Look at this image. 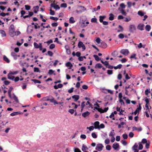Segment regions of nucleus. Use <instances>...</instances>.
Masks as SVG:
<instances>
[{"instance_id":"obj_1","label":"nucleus","mask_w":152,"mask_h":152,"mask_svg":"<svg viewBox=\"0 0 152 152\" xmlns=\"http://www.w3.org/2000/svg\"><path fill=\"white\" fill-rule=\"evenodd\" d=\"M136 28L134 25H131L129 26V31L132 33H134L136 31Z\"/></svg>"},{"instance_id":"obj_2","label":"nucleus","mask_w":152,"mask_h":152,"mask_svg":"<svg viewBox=\"0 0 152 152\" xmlns=\"http://www.w3.org/2000/svg\"><path fill=\"white\" fill-rule=\"evenodd\" d=\"M34 45L36 48H39L40 50H42V45L41 43H39L38 45L37 43L34 42Z\"/></svg>"},{"instance_id":"obj_3","label":"nucleus","mask_w":152,"mask_h":152,"mask_svg":"<svg viewBox=\"0 0 152 152\" xmlns=\"http://www.w3.org/2000/svg\"><path fill=\"white\" fill-rule=\"evenodd\" d=\"M104 146L102 144H98L97 145L96 147V150H97L98 151H101L103 149V148Z\"/></svg>"},{"instance_id":"obj_4","label":"nucleus","mask_w":152,"mask_h":152,"mask_svg":"<svg viewBox=\"0 0 152 152\" xmlns=\"http://www.w3.org/2000/svg\"><path fill=\"white\" fill-rule=\"evenodd\" d=\"M120 52L121 53L125 56H127L129 53V52L128 50L126 49H123L121 50H120Z\"/></svg>"},{"instance_id":"obj_5","label":"nucleus","mask_w":152,"mask_h":152,"mask_svg":"<svg viewBox=\"0 0 152 152\" xmlns=\"http://www.w3.org/2000/svg\"><path fill=\"white\" fill-rule=\"evenodd\" d=\"M78 46L79 48H82L83 50H84L86 49V47L82 42L79 41L78 42Z\"/></svg>"},{"instance_id":"obj_6","label":"nucleus","mask_w":152,"mask_h":152,"mask_svg":"<svg viewBox=\"0 0 152 152\" xmlns=\"http://www.w3.org/2000/svg\"><path fill=\"white\" fill-rule=\"evenodd\" d=\"M72 99H74V101L75 102H77V100L79 99V96L77 95H75L72 96Z\"/></svg>"},{"instance_id":"obj_7","label":"nucleus","mask_w":152,"mask_h":152,"mask_svg":"<svg viewBox=\"0 0 152 152\" xmlns=\"http://www.w3.org/2000/svg\"><path fill=\"white\" fill-rule=\"evenodd\" d=\"M99 46L102 48H107V45L106 43L104 42H102L100 44Z\"/></svg>"},{"instance_id":"obj_8","label":"nucleus","mask_w":152,"mask_h":152,"mask_svg":"<svg viewBox=\"0 0 152 152\" xmlns=\"http://www.w3.org/2000/svg\"><path fill=\"white\" fill-rule=\"evenodd\" d=\"M144 25L143 24L140 23L137 26V28L141 31L143 30H144Z\"/></svg>"},{"instance_id":"obj_9","label":"nucleus","mask_w":152,"mask_h":152,"mask_svg":"<svg viewBox=\"0 0 152 152\" xmlns=\"http://www.w3.org/2000/svg\"><path fill=\"white\" fill-rule=\"evenodd\" d=\"M23 113L20 112H14L13 113H11L10 114V115L11 116H14L17 115H19V114H23Z\"/></svg>"},{"instance_id":"obj_10","label":"nucleus","mask_w":152,"mask_h":152,"mask_svg":"<svg viewBox=\"0 0 152 152\" xmlns=\"http://www.w3.org/2000/svg\"><path fill=\"white\" fill-rule=\"evenodd\" d=\"M113 148L115 149V150H117L118 148H119V145L118 144V143L115 142L112 146Z\"/></svg>"},{"instance_id":"obj_11","label":"nucleus","mask_w":152,"mask_h":152,"mask_svg":"<svg viewBox=\"0 0 152 152\" xmlns=\"http://www.w3.org/2000/svg\"><path fill=\"white\" fill-rule=\"evenodd\" d=\"M90 114V112L88 111L82 114V116L84 118H86L87 116H88Z\"/></svg>"},{"instance_id":"obj_12","label":"nucleus","mask_w":152,"mask_h":152,"mask_svg":"<svg viewBox=\"0 0 152 152\" xmlns=\"http://www.w3.org/2000/svg\"><path fill=\"white\" fill-rule=\"evenodd\" d=\"M85 102L84 101H83V102H82L81 103V104L80 105V107L81 108L80 111L81 112L83 111L84 107L86 105V104H85Z\"/></svg>"},{"instance_id":"obj_13","label":"nucleus","mask_w":152,"mask_h":152,"mask_svg":"<svg viewBox=\"0 0 152 152\" xmlns=\"http://www.w3.org/2000/svg\"><path fill=\"white\" fill-rule=\"evenodd\" d=\"M11 56L13 57L14 59L17 60L18 58V56L15 52H12L11 53Z\"/></svg>"},{"instance_id":"obj_14","label":"nucleus","mask_w":152,"mask_h":152,"mask_svg":"<svg viewBox=\"0 0 152 152\" xmlns=\"http://www.w3.org/2000/svg\"><path fill=\"white\" fill-rule=\"evenodd\" d=\"M118 10L120 11L123 15L125 16H126V13L124 10L123 9H121L120 8H119Z\"/></svg>"},{"instance_id":"obj_15","label":"nucleus","mask_w":152,"mask_h":152,"mask_svg":"<svg viewBox=\"0 0 152 152\" xmlns=\"http://www.w3.org/2000/svg\"><path fill=\"white\" fill-rule=\"evenodd\" d=\"M99 123L98 121H96L94 123V128L95 129H99Z\"/></svg>"},{"instance_id":"obj_16","label":"nucleus","mask_w":152,"mask_h":152,"mask_svg":"<svg viewBox=\"0 0 152 152\" xmlns=\"http://www.w3.org/2000/svg\"><path fill=\"white\" fill-rule=\"evenodd\" d=\"M66 66L67 67H69V69H71L73 66L72 64L70 62H67L65 64Z\"/></svg>"},{"instance_id":"obj_17","label":"nucleus","mask_w":152,"mask_h":152,"mask_svg":"<svg viewBox=\"0 0 152 152\" xmlns=\"http://www.w3.org/2000/svg\"><path fill=\"white\" fill-rule=\"evenodd\" d=\"M118 52L116 50H115L112 53L111 55L113 57H115L118 56Z\"/></svg>"},{"instance_id":"obj_18","label":"nucleus","mask_w":152,"mask_h":152,"mask_svg":"<svg viewBox=\"0 0 152 152\" xmlns=\"http://www.w3.org/2000/svg\"><path fill=\"white\" fill-rule=\"evenodd\" d=\"M9 33L10 35L12 37H14L15 36V31H9Z\"/></svg>"},{"instance_id":"obj_19","label":"nucleus","mask_w":152,"mask_h":152,"mask_svg":"<svg viewBox=\"0 0 152 152\" xmlns=\"http://www.w3.org/2000/svg\"><path fill=\"white\" fill-rule=\"evenodd\" d=\"M11 74L9 73L8 74L7 78L10 80H13L15 77L14 76H11Z\"/></svg>"},{"instance_id":"obj_20","label":"nucleus","mask_w":152,"mask_h":152,"mask_svg":"<svg viewBox=\"0 0 152 152\" xmlns=\"http://www.w3.org/2000/svg\"><path fill=\"white\" fill-rule=\"evenodd\" d=\"M0 33L1 34V37H4L6 36V34L5 31L2 30H0Z\"/></svg>"},{"instance_id":"obj_21","label":"nucleus","mask_w":152,"mask_h":152,"mask_svg":"<svg viewBox=\"0 0 152 152\" xmlns=\"http://www.w3.org/2000/svg\"><path fill=\"white\" fill-rule=\"evenodd\" d=\"M34 13H37L38 11H39V6H36L34 7Z\"/></svg>"},{"instance_id":"obj_22","label":"nucleus","mask_w":152,"mask_h":152,"mask_svg":"<svg viewBox=\"0 0 152 152\" xmlns=\"http://www.w3.org/2000/svg\"><path fill=\"white\" fill-rule=\"evenodd\" d=\"M95 67L96 69L97 68H101L102 67V66L101 64L100 63L97 64L95 66Z\"/></svg>"},{"instance_id":"obj_23","label":"nucleus","mask_w":152,"mask_h":152,"mask_svg":"<svg viewBox=\"0 0 152 152\" xmlns=\"http://www.w3.org/2000/svg\"><path fill=\"white\" fill-rule=\"evenodd\" d=\"M88 148L87 147L85 146L84 144L82 145V150L83 151H84L86 150H88Z\"/></svg>"},{"instance_id":"obj_24","label":"nucleus","mask_w":152,"mask_h":152,"mask_svg":"<svg viewBox=\"0 0 152 152\" xmlns=\"http://www.w3.org/2000/svg\"><path fill=\"white\" fill-rule=\"evenodd\" d=\"M69 23H73L75 22L74 18L73 17H71L69 19Z\"/></svg>"},{"instance_id":"obj_25","label":"nucleus","mask_w":152,"mask_h":152,"mask_svg":"<svg viewBox=\"0 0 152 152\" xmlns=\"http://www.w3.org/2000/svg\"><path fill=\"white\" fill-rule=\"evenodd\" d=\"M3 59L4 61L6 62L7 63H9L10 62V60L5 56H3Z\"/></svg>"},{"instance_id":"obj_26","label":"nucleus","mask_w":152,"mask_h":152,"mask_svg":"<svg viewBox=\"0 0 152 152\" xmlns=\"http://www.w3.org/2000/svg\"><path fill=\"white\" fill-rule=\"evenodd\" d=\"M145 30L148 31H150L151 29V27L149 25H146L145 27Z\"/></svg>"},{"instance_id":"obj_27","label":"nucleus","mask_w":152,"mask_h":152,"mask_svg":"<svg viewBox=\"0 0 152 152\" xmlns=\"http://www.w3.org/2000/svg\"><path fill=\"white\" fill-rule=\"evenodd\" d=\"M110 16L109 17V20H113L114 19V15L110 13Z\"/></svg>"},{"instance_id":"obj_28","label":"nucleus","mask_w":152,"mask_h":152,"mask_svg":"<svg viewBox=\"0 0 152 152\" xmlns=\"http://www.w3.org/2000/svg\"><path fill=\"white\" fill-rule=\"evenodd\" d=\"M105 18V16H100L99 17V21L100 22L102 23L103 21V20Z\"/></svg>"},{"instance_id":"obj_29","label":"nucleus","mask_w":152,"mask_h":152,"mask_svg":"<svg viewBox=\"0 0 152 152\" xmlns=\"http://www.w3.org/2000/svg\"><path fill=\"white\" fill-rule=\"evenodd\" d=\"M122 65L121 64H119V65H118L117 66H114V68L115 69H120L121 68Z\"/></svg>"},{"instance_id":"obj_30","label":"nucleus","mask_w":152,"mask_h":152,"mask_svg":"<svg viewBox=\"0 0 152 152\" xmlns=\"http://www.w3.org/2000/svg\"><path fill=\"white\" fill-rule=\"evenodd\" d=\"M9 31H15L14 26L13 24H11L10 26Z\"/></svg>"},{"instance_id":"obj_31","label":"nucleus","mask_w":152,"mask_h":152,"mask_svg":"<svg viewBox=\"0 0 152 152\" xmlns=\"http://www.w3.org/2000/svg\"><path fill=\"white\" fill-rule=\"evenodd\" d=\"M118 28L120 29L118 30L117 32H119L122 31L123 30V28L121 25H119L118 26Z\"/></svg>"},{"instance_id":"obj_32","label":"nucleus","mask_w":152,"mask_h":152,"mask_svg":"<svg viewBox=\"0 0 152 152\" xmlns=\"http://www.w3.org/2000/svg\"><path fill=\"white\" fill-rule=\"evenodd\" d=\"M93 56L95 58L96 60L97 61H99V60H100V58L97 55H94Z\"/></svg>"},{"instance_id":"obj_33","label":"nucleus","mask_w":152,"mask_h":152,"mask_svg":"<svg viewBox=\"0 0 152 152\" xmlns=\"http://www.w3.org/2000/svg\"><path fill=\"white\" fill-rule=\"evenodd\" d=\"M101 62L102 64H104L106 67L107 65H108L109 64L108 62L107 61H105L104 62L102 60H101Z\"/></svg>"},{"instance_id":"obj_34","label":"nucleus","mask_w":152,"mask_h":152,"mask_svg":"<svg viewBox=\"0 0 152 152\" xmlns=\"http://www.w3.org/2000/svg\"><path fill=\"white\" fill-rule=\"evenodd\" d=\"M112 131L113 132H110V133L109 134V136H114V135H115V133L114 132V130L113 129Z\"/></svg>"},{"instance_id":"obj_35","label":"nucleus","mask_w":152,"mask_h":152,"mask_svg":"<svg viewBox=\"0 0 152 152\" xmlns=\"http://www.w3.org/2000/svg\"><path fill=\"white\" fill-rule=\"evenodd\" d=\"M35 83H41V82L40 80H36V79H33L32 80Z\"/></svg>"},{"instance_id":"obj_36","label":"nucleus","mask_w":152,"mask_h":152,"mask_svg":"<svg viewBox=\"0 0 152 152\" xmlns=\"http://www.w3.org/2000/svg\"><path fill=\"white\" fill-rule=\"evenodd\" d=\"M53 52L50 51H48V54H46V55H48V56H52L53 55Z\"/></svg>"},{"instance_id":"obj_37","label":"nucleus","mask_w":152,"mask_h":152,"mask_svg":"<svg viewBox=\"0 0 152 152\" xmlns=\"http://www.w3.org/2000/svg\"><path fill=\"white\" fill-rule=\"evenodd\" d=\"M137 14L138 15H140L141 16H144V14L142 11H139L138 12Z\"/></svg>"},{"instance_id":"obj_38","label":"nucleus","mask_w":152,"mask_h":152,"mask_svg":"<svg viewBox=\"0 0 152 152\" xmlns=\"http://www.w3.org/2000/svg\"><path fill=\"white\" fill-rule=\"evenodd\" d=\"M13 98L18 103L19 102L17 97L15 94H14Z\"/></svg>"},{"instance_id":"obj_39","label":"nucleus","mask_w":152,"mask_h":152,"mask_svg":"<svg viewBox=\"0 0 152 152\" xmlns=\"http://www.w3.org/2000/svg\"><path fill=\"white\" fill-rule=\"evenodd\" d=\"M150 142L149 141H148V142L146 143L145 147L147 149H148L149 148Z\"/></svg>"},{"instance_id":"obj_40","label":"nucleus","mask_w":152,"mask_h":152,"mask_svg":"<svg viewBox=\"0 0 152 152\" xmlns=\"http://www.w3.org/2000/svg\"><path fill=\"white\" fill-rule=\"evenodd\" d=\"M54 71L52 69H50L49 71V72H48V74L50 75H52L53 74H54Z\"/></svg>"},{"instance_id":"obj_41","label":"nucleus","mask_w":152,"mask_h":152,"mask_svg":"<svg viewBox=\"0 0 152 152\" xmlns=\"http://www.w3.org/2000/svg\"><path fill=\"white\" fill-rule=\"evenodd\" d=\"M50 19H52V20H56V21H57L58 19V18L55 17H53V16H50Z\"/></svg>"},{"instance_id":"obj_42","label":"nucleus","mask_w":152,"mask_h":152,"mask_svg":"<svg viewBox=\"0 0 152 152\" xmlns=\"http://www.w3.org/2000/svg\"><path fill=\"white\" fill-rule=\"evenodd\" d=\"M114 113H112L109 116V117L110 118H112L113 120H115V118H114Z\"/></svg>"},{"instance_id":"obj_43","label":"nucleus","mask_w":152,"mask_h":152,"mask_svg":"<svg viewBox=\"0 0 152 152\" xmlns=\"http://www.w3.org/2000/svg\"><path fill=\"white\" fill-rule=\"evenodd\" d=\"M108 109H109V108L108 107L105 108L104 110L102 109V110H101V111H102V112H101V113H104V112H106L108 110Z\"/></svg>"},{"instance_id":"obj_44","label":"nucleus","mask_w":152,"mask_h":152,"mask_svg":"<svg viewBox=\"0 0 152 152\" xmlns=\"http://www.w3.org/2000/svg\"><path fill=\"white\" fill-rule=\"evenodd\" d=\"M107 68H108L109 69H112L114 68V66H113L110 65L109 64L108 65H107L106 66Z\"/></svg>"},{"instance_id":"obj_45","label":"nucleus","mask_w":152,"mask_h":152,"mask_svg":"<svg viewBox=\"0 0 152 152\" xmlns=\"http://www.w3.org/2000/svg\"><path fill=\"white\" fill-rule=\"evenodd\" d=\"M91 21L92 23L97 22V19L96 18H93L91 19Z\"/></svg>"},{"instance_id":"obj_46","label":"nucleus","mask_w":152,"mask_h":152,"mask_svg":"<svg viewBox=\"0 0 152 152\" xmlns=\"http://www.w3.org/2000/svg\"><path fill=\"white\" fill-rule=\"evenodd\" d=\"M55 45L53 44H51L50 45V46H49V48H50V49H53L55 48Z\"/></svg>"},{"instance_id":"obj_47","label":"nucleus","mask_w":152,"mask_h":152,"mask_svg":"<svg viewBox=\"0 0 152 152\" xmlns=\"http://www.w3.org/2000/svg\"><path fill=\"white\" fill-rule=\"evenodd\" d=\"M92 137L94 138H96L97 137V135L94 132H93L91 134Z\"/></svg>"},{"instance_id":"obj_48","label":"nucleus","mask_w":152,"mask_h":152,"mask_svg":"<svg viewBox=\"0 0 152 152\" xmlns=\"http://www.w3.org/2000/svg\"><path fill=\"white\" fill-rule=\"evenodd\" d=\"M25 7L26 10H29L31 8V7L28 5H25Z\"/></svg>"},{"instance_id":"obj_49","label":"nucleus","mask_w":152,"mask_h":152,"mask_svg":"<svg viewBox=\"0 0 152 152\" xmlns=\"http://www.w3.org/2000/svg\"><path fill=\"white\" fill-rule=\"evenodd\" d=\"M118 37L119 38L123 39L124 37V35L123 34L121 33L118 35Z\"/></svg>"},{"instance_id":"obj_50","label":"nucleus","mask_w":152,"mask_h":152,"mask_svg":"<svg viewBox=\"0 0 152 152\" xmlns=\"http://www.w3.org/2000/svg\"><path fill=\"white\" fill-rule=\"evenodd\" d=\"M123 137L124 139H126L128 137V136L127 134H123Z\"/></svg>"},{"instance_id":"obj_51","label":"nucleus","mask_w":152,"mask_h":152,"mask_svg":"<svg viewBox=\"0 0 152 152\" xmlns=\"http://www.w3.org/2000/svg\"><path fill=\"white\" fill-rule=\"evenodd\" d=\"M60 6L61 7L66 8L67 5L66 3H62L61 4Z\"/></svg>"},{"instance_id":"obj_52","label":"nucleus","mask_w":152,"mask_h":152,"mask_svg":"<svg viewBox=\"0 0 152 152\" xmlns=\"http://www.w3.org/2000/svg\"><path fill=\"white\" fill-rule=\"evenodd\" d=\"M136 55L135 53L133 54L132 55L130 56V58H134L136 59H137V58L135 57Z\"/></svg>"},{"instance_id":"obj_53","label":"nucleus","mask_w":152,"mask_h":152,"mask_svg":"<svg viewBox=\"0 0 152 152\" xmlns=\"http://www.w3.org/2000/svg\"><path fill=\"white\" fill-rule=\"evenodd\" d=\"M148 141H147V140L146 139L144 138L142 140V143L143 144L147 143Z\"/></svg>"},{"instance_id":"obj_54","label":"nucleus","mask_w":152,"mask_h":152,"mask_svg":"<svg viewBox=\"0 0 152 152\" xmlns=\"http://www.w3.org/2000/svg\"><path fill=\"white\" fill-rule=\"evenodd\" d=\"M34 71L35 72H39L40 71L39 68L37 67H34Z\"/></svg>"},{"instance_id":"obj_55","label":"nucleus","mask_w":152,"mask_h":152,"mask_svg":"<svg viewBox=\"0 0 152 152\" xmlns=\"http://www.w3.org/2000/svg\"><path fill=\"white\" fill-rule=\"evenodd\" d=\"M138 147V145H137L136 143H135L134 145L132 147V149L133 150L134 149H136Z\"/></svg>"},{"instance_id":"obj_56","label":"nucleus","mask_w":152,"mask_h":152,"mask_svg":"<svg viewBox=\"0 0 152 152\" xmlns=\"http://www.w3.org/2000/svg\"><path fill=\"white\" fill-rule=\"evenodd\" d=\"M120 7L122 8V9H124L125 8L126 5L124 3H121L120 5Z\"/></svg>"},{"instance_id":"obj_57","label":"nucleus","mask_w":152,"mask_h":152,"mask_svg":"<svg viewBox=\"0 0 152 152\" xmlns=\"http://www.w3.org/2000/svg\"><path fill=\"white\" fill-rule=\"evenodd\" d=\"M143 148V146L142 145L140 144V142L139 143V146L138 147V149L140 150H141Z\"/></svg>"},{"instance_id":"obj_58","label":"nucleus","mask_w":152,"mask_h":152,"mask_svg":"<svg viewBox=\"0 0 152 152\" xmlns=\"http://www.w3.org/2000/svg\"><path fill=\"white\" fill-rule=\"evenodd\" d=\"M113 73V70H108L107 71V73L109 75H112Z\"/></svg>"},{"instance_id":"obj_59","label":"nucleus","mask_w":152,"mask_h":152,"mask_svg":"<svg viewBox=\"0 0 152 152\" xmlns=\"http://www.w3.org/2000/svg\"><path fill=\"white\" fill-rule=\"evenodd\" d=\"M111 146L110 145H107L106 147V150H110L111 149Z\"/></svg>"},{"instance_id":"obj_60","label":"nucleus","mask_w":152,"mask_h":152,"mask_svg":"<svg viewBox=\"0 0 152 152\" xmlns=\"http://www.w3.org/2000/svg\"><path fill=\"white\" fill-rule=\"evenodd\" d=\"M50 15H55V12L53 10L51 9H50Z\"/></svg>"},{"instance_id":"obj_61","label":"nucleus","mask_w":152,"mask_h":152,"mask_svg":"<svg viewBox=\"0 0 152 152\" xmlns=\"http://www.w3.org/2000/svg\"><path fill=\"white\" fill-rule=\"evenodd\" d=\"M42 99L44 101H49L50 100V99L48 98V97H47L43 98Z\"/></svg>"},{"instance_id":"obj_62","label":"nucleus","mask_w":152,"mask_h":152,"mask_svg":"<svg viewBox=\"0 0 152 152\" xmlns=\"http://www.w3.org/2000/svg\"><path fill=\"white\" fill-rule=\"evenodd\" d=\"M10 83V82L7 80H5L4 82V84L6 85H8Z\"/></svg>"},{"instance_id":"obj_63","label":"nucleus","mask_w":152,"mask_h":152,"mask_svg":"<svg viewBox=\"0 0 152 152\" xmlns=\"http://www.w3.org/2000/svg\"><path fill=\"white\" fill-rule=\"evenodd\" d=\"M128 7L129 8H130L132 6V2L130 1H128L127 3Z\"/></svg>"},{"instance_id":"obj_64","label":"nucleus","mask_w":152,"mask_h":152,"mask_svg":"<svg viewBox=\"0 0 152 152\" xmlns=\"http://www.w3.org/2000/svg\"><path fill=\"white\" fill-rule=\"evenodd\" d=\"M100 40L101 39L99 37L97 38L96 40V42L98 44H100Z\"/></svg>"}]
</instances>
